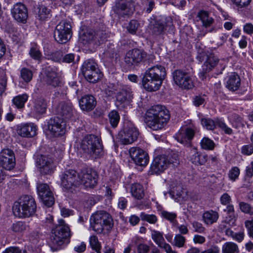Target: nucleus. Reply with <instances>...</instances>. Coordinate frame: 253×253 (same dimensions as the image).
<instances>
[{
  "label": "nucleus",
  "instance_id": "f257e3e1",
  "mask_svg": "<svg viewBox=\"0 0 253 253\" xmlns=\"http://www.w3.org/2000/svg\"><path fill=\"white\" fill-rule=\"evenodd\" d=\"M170 118V114L166 107L157 105L152 106L144 115V122L148 127L153 130L162 129Z\"/></svg>",
  "mask_w": 253,
  "mask_h": 253
},
{
  "label": "nucleus",
  "instance_id": "f03ea898",
  "mask_svg": "<svg viewBox=\"0 0 253 253\" xmlns=\"http://www.w3.org/2000/svg\"><path fill=\"white\" fill-rule=\"evenodd\" d=\"M167 73L164 67L156 65L148 69L142 80L143 88L147 91L154 92L160 88Z\"/></svg>",
  "mask_w": 253,
  "mask_h": 253
},
{
  "label": "nucleus",
  "instance_id": "7ed1b4c3",
  "mask_svg": "<svg viewBox=\"0 0 253 253\" xmlns=\"http://www.w3.org/2000/svg\"><path fill=\"white\" fill-rule=\"evenodd\" d=\"M90 222L93 230L98 234H107L110 232L113 221L109 213L104 211H97L90 217Z\"/></svg>",
  "mask_w": 253,
  "mask_h": 253
},
{
  "label": "nucleus",
  "instance_id": "20e7f679",
  "mask_svg": "<svg viewBox=\"0 0 253 253\" xmlns=\"http://www.w3.org/2000/svg\"><path fill=\"white\" fill-rule=\"evenodd\" d=\"M37 208L34 199L31 196L23 195L13 205L14 214L19 217L25 218L33 215Z\"/></svg>",
  "mask_w": 253,
  "mask_h": 253
},
{
  "label": "nucleus",
  "instance_id": "39448f33",
  "mask_svg": "<svg viewBox=\"0 0 253 253\" xmlns=\"http://www.w3.org/2000/svg\"><path fill=\"white\" fill-rule=\"evenodd\" d=\"M80 147L84 153L94 158L98 157L102 150L98 138L94 135L85 136L80 142Z\"/></svg>",
  "mask_w": 253,
  "mask_h": 253
},
{
  "label": "nucleus",
  "instance_id": "423d86ee",
  "mask_svg": "<svg viewBox=\"0 0 253 253\" xmlns=\"http://www.w3.org/2000/svg\"><path fill=\"white\" fill-rule=\"evenodd\" d=\"M79 175L73 169L65 171L60 175L61 186L64 191L73 193L79 185Z\"/></svg>",
  "mask_w": 253,
  "mask_h": 253
},
{
  "label": "nucleus",
  "instance_id": "0eeeda50",
  "mask_svg": "<svg viewBox=\"0 0 253 253\" xmlns=\"http://www.w3.org/2000/svg\"><path fill=\"white\" fill-rule=\"evenodd\" d=\"M72 30L70 22L66 20L61 21L56 26L54 38L59 43H66L71 38Z\"/></svg>",
  "mask_w": 253,
  "mask_h": 253
},
{
  "label": "nucleus",
  "instance_id": "6e6552de",
  "mask_svg": "<svg viewBox=\"0 0 253 253\" xmlns=\"http://www.w3.org/2000/svg\"><path fill=\"white\" fill-rule=\"evenodd\" d=\"M177 156L174 154L173 157H169L165 155H161L156 157L153 160L151 165V171L152 173L159 174L163 172L167 169L168 166L171 164H174L177 163Z\"/></svg>",
  "mask_w": 253,
  "mask_h": 253
},
{
  "label": "nucleus",
  "instance_id": "1a4fd4ad",
  "mask_svg": "<svg viewBox=\"0 0 253 253\" xmlns=\"http://www.w3.org/2000/svg\"><path fill=\"white\" fill-rule=\"evenodd\" d=\"M37 167L42 174H51L53 173L55 165L53 158L49 155L39 156L36 161Z\"/></svg>",
  "mask_w": 253,
  "mask_h": 253
},
{
  "label": "nucleus",
  "instance_id": "9d476101",
  "mask_svg": "<svg viewBox=\"0 0 253 253\" xmlns=\"http://www.w3.org/2000/svg\"><path fill=\"white\" fill-rule=\"evenodd\" d=\"M172 79L175 84L184 89H190L194 86L190 75L181 69H177L172 72Z\"/></svg>",
  "mask_w": 253,
  "mask_h": 253
},
{
  "label": "nucleus",
  "instance_id": "9b49d317",
  "mask_svg": "<svg viewBox=\"0 0 253 253\" xmlns=\"http://www.w3.org/2000/svg\"><path fill=\"white\" fill-rule=\"evenodd\" d=\"M197 57L199 58L201 61L204 60L206 57V61L202 66V71L200 73L201 78L204 80L205 74L211 71L216 66L219 59L212 53L209 54H206L205 52L200 53Z\"/></svg>",
  "mask_w": 253,
  "mask_h": 253
},
{
  "label": "nucleus",
  "instance_id": "f8f14e48",
  "mask_svg": "<svg viewBox=\"0 0 253 253\" xmlns=\"http://www.w3.org/2000/svg\"><path fill=\"white\" fill-rule=\"evenodd\" d=\"M37 190L39 197L45 205L50 207L53 205L54 198L53 193L47 184L38 183Z\"/></svg>",
  "mask_w": 253,
  "mask_h": 253
},
{
  "label": "nucleus",
  "instance_id": "ddd939ff",
  "mask_svg": "<svg viewBox=\"0 0 253 253\" xmlns=\"http://www.w3.org/2000/svg\"><path fill=\"white\" fill-rule=\"evenodd\" d=\"M138 129L133 125H130L119 132L118 138L124 144H130L135 141L139 135Z\"/></svg>",
  "mask_w": 253,
  "mask_h": 253
},
{
  "label": "nucleus",
  "instance_id": "4468645a",
  "mask_svg": "<svg viewBox=\"0 0 253 253\" xmlns=\"http://www.w3.org/2000/svg\"><path fill=\"white\" fill-rule=\"evenodd\" d=\"M79 179L81 184L85 188H93L97 183L98 175L92 169H84L79 174Z\"/></svg>",
  "mask_w": 253,
  "mask_h": 253
},
{
  "label": "nucleus",
  "instance_id": "2eb2a0df",
  "mask_svg": "<svg viewBox=\"0 0 253 253\" xmlns=\"http://www.w3.org/2000/svg\"><path fill=\"white\" fill-rule=\"evenodd\" d=\"M113 10L119 16H129L133 12L134 4L131 0H118Z\"/></svg>",
  "mask_w": 253,
  "mask_h": 253
},
{
  "label": "nucleus",
  "instance_id": "dca6fc26",
  "mask_svg": "<svg viewBox=\"0 0 253 253\" xmlns=\"http://www.w3.org/2000/svg\"><path fill=\"white\" fill-rule=\"evenodd\" d=\"M0 164L6 170H11L15 166V158L13 151L10 149H3L0 152Z\"/></svg>",
  "mask_w": 253,
  "mask_h": 253
},
{
  "label": "nucleus",
  "instance_id": "f3484780",
  "mask_svg": "<svg viewBox=\"0 0 253 253\" xmlns=\"http://www.w3.org/2000/svg\"><path fill=\"white\" fill-rule=\"evenodd\" d=\"M129 153L131 158L137 165L145 166L148 164L149 156L143 150L137 147H132L130 148Z\"/></svg>",
  "mask_w": 253,
  "mask_h": 253
},
{
  "label": "nucleus",
  "instance_id": "a211bd4d",
  "mask_svg": "<svg viewBox=\"0 0 253 253\" xmlns=\"http://www.w3.org/2000/svg\"><path fill=\"white\" fill-rule=\"evenodd\" d=\"M65 122L58 117L50 119L48 122V130L50 134L57 137L62 135L65 132Z\"/></svg>",
  "mask_w": 253,
  "mask_h": 253
},
{
  "label": "nucleus",
  "instance_id": "6ab92c4d",
  "mask_svg": "<svg viewBox=\"0 0 253 253\" xmlns=\"http://www.w3.org/2000/svg\"><path fill=\"white\" fill-rule=\"evenodd\" d=\"M146 57V53L138 49H133L128 51L125 57V62L129 65L140 63Z\"/></svg>",
  "mask_w": 253,
  "mask_h": 253
},
{
  "label": "nucleus",
  "instance_id": "aec40b11",
  "mask_svg": "<svg viewBox=\"0 0 253 253\" xmlns=\"http://www.w3.org/2000/svg\"><path fill=\"white\" fill-rule=\"evenodd\" d=\"M194 133V131L191 128H182L176 134L175 138L179 143L190 148L191 146V142Z\"/></svg>",
  "mask_w": 253,
  "mask_h": 253
},
{
  "label": "nucleus",
  "instance_id": "412c9836",
  "mask_svg": "<svg viewBox=\"0 0 253 253\" xmlns=\"http://www.w3.org/2000/svg\"><path fill=\"white\" fill-rule=\"evenodd\" d=\"M37 126L34 124L27 123L18 126L17 132L23 137H32L37 134Z\"/></svg>",
  "mask_w": 253,
  "mask_h": 253
},
{
  "label": "nucleus",
  "instance_id": "4be33fe9",
  "mask_svg": "<svg viewBox=\"0 0 253 253\" xmlns=\"http://www.w3.org/2000/svg\"><path fill=\"white\" fill-rule=\"evenodd\" d=\"M188 159L195 165H203L207 162V157L198 151L197 148L190 147L188 153Z\"/></svg>",
  "mask_w": 253,
  "mask_h": 253
},
{
  "label": "nucleus",
  "instance_id": "5701e85b",
  "mask_svg": "<svg viewBox=\"0 0 253 253\" xmlns=\"http://www.w3.org/2000/svg\"><path fill=\"white\" fill-rule=\"evenodd\" d=\"M47 83L54 87L59 86L61 84L60 78L56 68L47 67L45 68Z\"/></svg>",
  "mask_w": 253,
  "mask_h": 253
},
{
  "label": "nucleus",
  "instance_id": "b1692460",
  "mask_svg": "<svg viewBox=\"0 0 253 253\" xmlns=\"http://www.w3.org/2000/svg\"><path fill=\"white\" fill-rule=\"evenodd\" d=\"M57 113L63 120H69L74 114L73 105L70 102H61L57 108Z\"/></svg>",
  "mask_w": 253,
  "mask_h": 253
},
{
  "label": "nucleus",
  "instance_id": "393cba45",
  "mask_svg": "<svg viewBox=\"0 0 253 253\" xmlns=\"http://www.w3.org/2000/svg\"><path fill=\"white\" fill-rule=\"evenodd\" d=\"M11 13L14 18L18 22L24 23L28 17L27 8L24 4L21 3L14 5Z\"/></svg>",
  "mask_w": 253,
  "mask_h": 253
},
{
  "label": "nucleus",
  "instance_id": "a878e982",
  "mask_svg": "<svg viewBox=\"0 0 253 253\" xmlns=\"http://www.w3.org/2000/svg\"><path fill=\"white\" fill-rule=\"evenodd\" d=\"M165 29L166 26L160 20H152L148 26V32L154 39L163 34Z\"/></svg>",
  "mask_w": 253,
  "mask_h": 253
},
{
  "label": "nucleus",
  "instance_id": "bb28decb",
  "mask_svg": "<svg viewBox=\"0 0 253 253\" xmlns=\"http://www.w3.org/2000/svg\"><path fill=\"white\" fill-rule=\"evenodd\" d=\"M61 228L55 227L51 237L52 242L51 249L53 251H57L61 249L62 247L64 245L66 241L68 238L64 237V236H58L59 232L61 231Z\"/></svg>",
  "mask_w": 253,
  "mask_h": 253
},
{
  "label": "nucleus",
  "instance_id": "cd10ccee",
  "mask_svg": "<svg viewBox=\"0 0 253 253\" xmlns=\"http://www.w3.org/2000/svg\"><path fill=\"white\" fill-rule=\"evenodd\" d=\"M105 38L103 36L101 32L99 31L97 33L92 30H87L84 33L81 37V40L84 43L90 42L92 41H95L96 43H100L103 41Z\"/></svg>",
  "mask_w": 253,
  "mask_h": 253
},
{
  "label": "nucleus",
  "instance_id": "c85d7f7f",
  "mask_svg": "<svg viewBox=\"0 0 253 253\" xmlns=\"http://www.w3.org/2000/svg\"><path fill=\"white\" fill-rule=\"evenodd\" d=\"M116 98L117 100L121 104H128L133 98L131 88L127 86H124L118 93Z\"/></svg>",
  "mask_w": 253,
  "mask_h": 253
},
{
  "label": "nucleus",
  "instance_id": "c756f323",
  "mask_svg": "<svg viewBox=\"0 0 253 253\" xmlns=\"http://www.w3.org/2000/svg\"><path fill=\"white\" fill-rule=\"evenodd\" d=\"M79 104L83 110L89 111L95 107L96 101L94 96L87 95L83 96L80 99Z\"/></svg>",
  "mask_w": 253,
  "mask_h": 253
},
{
  "label": "nucleus",
  "instance_id": "7c9ffc66",
  "mask_svg": "<svg viewBox=\"0 0 253 253\" xmlns=\"http://www.w3.org/2000/svg\"><path fill=\"white\" fill-rule=\"evenodd\" d=\"M240 85L241 79L239 76L235 73H232L228 77L226 87L230 90L235 91L239 88Z\"/></svg>",
  "mask_w": 253,
  "mask_h": 253
},
{
  "label": "nucleus",
  "instance_id": "2f4dec72",
  "mask_svg": "<svg viewBox=\"0 0 253 253\" xmlns=\"http://www.w3.org/2000/svg\"><path fill=\"white\" fill-rule=\"evenodd\" d=\"M46 107V103L44 99L41 97L38 98L34 101L32 112L35 117H37L45 112Z\"/></svg>",
  "mask_w": 253,
  "mask_h": 253
},
{
  "label": "nucleus",
  "instance_id": "473e14b6",
  "mask_svg": "<svg viewBox=\"0 0 253 253\" xmlns=\"http://www.w3.org/2000/svg\"><path fill=\"white\" fill-rule=\"evenodd\" d=\"M218 213L213 210L205 211L202 214V220L207 226L216 223L219 218Z\"/></svg>",
  "mask_w": 253,
  "mask_h": 253
},
{
  "label": "nucleus",
  "instance_id": "72a5a7b5",
  "mask_svg": "<svg viewBox=\"0 0 253 253\" xmlns=\"http://www.w3.org/2000/svg\"><path fill=\"white\" fill-rule=\"evenodd\" d=\"M151 235L154 243L160 249H163L168 244L166 242L162 232L155 230H151Z\"/></svg>",
  "mask_w": 253,
  "mask_h": 253
},
{
  "label": "nucleus",
  "instance_id": "f704fd0d",
  "mask_svg": "<svg viewBox=\"0 0 253 253\" xmlns=\"http://www.w3.org/2000/svg\"><path fill=\"white\" fill-rule=\"evenodd\" d=\"M84 78L90 83H95L102 77V74L97 68L89 72H86L84 73Z\"/></svg>",
  "mask_w": 253,
  "mask_h": 253
},
{
  "label": "nucleus",
  "instance_id": "c9c22d12",
  "mask_svg": "<svg viewBox=\"0 0 253 253\" xmlns=\"http://www.w3.org/2000/svg\"><path fill=\"white\" fill-rule=\"evenodd\" d=\"M171 192L173 196L175 195L177 198L182 200H184L187 196V191L182 187L180 183L173 184Z\"/></svg>",
  "mask_w": 253,
  "mask_h": 253
},
{
  "label": "nucleus",
  "instance_id": "e433bc0d",
  "mask_svg": "<svg viewBox=\"0 0 253 253\" xmlns=\"http://www.w3.org/2000/svg\"><path fill=\"white\" fill-rule=\"evenodd\" d=\"M130 191L132 196L137 199H141L144 195L143 187L139 183L133 184Z\"/></svg>",
  "mask_w": 253,
  "mask_h": 253
},
{
  "label": "nucleus",
  "instance_id": "4c0bfd02",
  "mask_svg": "<svg viewBox=\"0 0 253 253\" xmlns=\"http://www.w3.org/2000/svg\"><path fill=\"white\" fill-rule=\"evenodd\" d=\"M198 17L205 27H210L213 23V19L209 15L207 12L201 11L198 13Z\"/></svg>",
  "mask_w": 253,
  "mask_h": 253
},
{
  "label": "nucleus",
  "instance_id": "58836bf2",
  "mask_svg": "<svg viewBox=\"0 0 253 253\" xmlns=\"http://www.w3.org/2000/svg\"><path fill=\"white\" fill-rule=\"evenodd\" d=\"M239 252L238 246L233 242H226L222 246V253H239Z\"/></svg>",
  "mask_w": 253,
  "mask_h": 253
},
{
  "label": "nucleus",
  "instance_id": "ea45409f",
  "mask_svg": "<svg viewBox=\"0 0 253 253\" xmlns=\"http://www.w3.org/2000/svg\"><path fill=\"white\" fill-rule=\"evenodd\" d=\"M51 16L50 10L44 5L38 7L37 16L39 20L43 21L49 18Z\"/></svg>",
  "mask_w": 253,
  "mask_h": 253
},
{
  "label": "nucleus",
  "instance_id": "a19ab883",
  "mask_svg": "<svg viewBox=\"0 0 253 253\" xmlns=\"http://www.w3.org/2000/svg\"><path fill=\"white\" fill-rule=\"evenodd\" d=\"M28 96L26 94L18 95L15 97L12 102L17 108H22L24 106L25 103L27 101Z\"/></svg>",
  "mask_w": 253,
  "mask_h": 253
},
{
  "label": "nucleus",
  "instance_id": "79ce46f5",
  "mask_svg": "<svg viewBox=\"0 0 253 253\" xmlns=\"http://www.w3.org/2000/svg\"><path fill=\"white\" fill-rule=\"evenodd\" d=\"M108 118L110 125L113 127H116L120 121V117L118 111L112 110L108 114Z\"/></svg>",
  "mask_w": 253,
  "mask_h": 253
},
{
  "label": "nucleus",
  "instance_id": "37998d69",
  "mask_svg": "<svg viewBox=\"0 0 253 253\" xmlns=\"http://www.w3.org/2000/svg\"><path fill=\"white\" fill-rule=\"evenodd\" d=\"M186 241V239L185 237L180 234H177L174 237L172 245L173 246L178 248H181L185 246Z\"/></svg>",
  "mask_w": 253,
  "mask_h": 253
},
{
  "label": "nucleus",
  "instance_id": "c03bdc74",
  "mask_svg": "<svg viewBox=\"0 0 253 253\" xmlns=\"http://www.w3.org/2000/svg\"><path fill=\"white\" fill-rule=\"evenodd\" d=\"M216 120H212L210 118H202L201 120L203 126L208 130H213L216 125Z\"/></svg>",
  "mask_w": 253,
  "mask_h": 253
},
{
  "label": "nucleus",
  "instance_id": "a18cd8bd",
  "mask_svg": "<svg viewBox=\"0 0 253 253\" xmlns=\"http://www.w3.org/2000/svg\"><path fill=\"white\" fill-rule=\"evenodd\" d=\"M200 145L202 149L208 150H213L215 146L214 142L207 137L201 140Z\"/></svg>",
  "mask_w": 253,
  "mask_h": 253
},
{
  "label": "nucleus",
  "instance_id": "49530a36",
  "mask_svg": "<svg viewBox=\"0 0 253 253\" xmlns=\"http://www.w3.org/2000/svg\"><path fill=\"white\" fill-rule=\"evenodd\" d=\"M97 66L96 63L93 60H88L85 61L82 67L83 74L86 73L87 71L89 72L97 69Z\"/></svg>",
  "mask_w": 253,
  "mask_h": 253
},
{
  "label": "nucleus",
  "instance_id": "de8ad7c7",
  "mask_svg": "<svg viewBox=\"0 0 253 253\" xmlns=\"http://www.w3.org/2000/svg\"><path fill=\"white\" fill-rule=\"evenodd\" d=\"M20 76L25 82L29 83L33 78V73L30 70L23 68L21 70Z\"/></svg>",
  "mask_w": 253,
  "mask_h": 253
},
{
  "label": "nucleus",
  "instance_id": "09e8293b",
  "mask_svg": "<svg viewBox=\"0 0 253 253\" xmlns=\"http://www.w3.org/2000/svg\"><path fill=\"white\" fill-rule=\"evenodd\" d=\"M27 227V224L25 222L18 221L12 225L11 229L15 233H21L26 230Z\"/></svg>",
  "mask_w": 253,
  "mask_h": 253
},
{
  "label": "nucleus",
  "instance_id": "8fccbe9b",
  "mask_svg": "<svg viewBox=\"0 0 253 253\" xmlns=\"http://www.w3.org/2000/svg\"><path fill=\"white\" fill-rule=\"evenodd\" d=\"M64 221L63 220H61L60 221V224L57 226L56 227L61 228V231L59 232V235L58 236H64V237L69 238L70 236V229L68 226L64 224Z\"/></svg>",
  "mask_w": 253,
  "mask_h": 253
},
{
  "label": "nucleus",
  "instance_id": "3c124183",
  "mask_svg": "<svg viewBox=\"0 0 253 253\" xmlns=\"http://www.w3.org/2000/svg\"><path fill=\"white\" fill-rule=\"evenodd\" d=\"M216 125L223 131L224 132L228 135L233 133V130L231 128L228 126L223 121L219 119L216 120Z\"/></svg>",
  "mask_w": 253,
  "mask_h": 253
},
{
  "label": "nucleus",
  "instance_id": "603ef678",
  "mask_svg": "<svg viewBox=\"0 0 253 253\" xmlns=\"http://www.w3.org/2000/svg\"><path fill=\"white\" fill-rule=\"evenodd\" d=\"M161 215L162 217L169 221L170 222L174 223L176 221L177 214L174 212L162 210L161 211Z\"/></svg>",
  "mask_w": 253,
  "mask_h": 253
},
{
  "label": "nucleus",
  "instance_id": "864d4df0",
  "mask_svg": "<svg viewBox=\"0 0 253 253\" xmlns=\"http://www.w3.org/2000/svg\"><path fill=\"white\" fill-rule=\"evenodd\" d=\"M231 122L233 126L235 128L244 127L245 126V122L243 120L242 118L236 114L233 115V119H231Z\"/></svg>",
  "mask_w": 253,
  "mask_h": 253
},
{
  "label": "nucleus",
  "instance_id": "5fc2aeb1",
  "mask_svg": "<svg viewBox=\"0 0 253 253\" xmlns=\"http://www.w3.org/2000/svg\"><path fill=\"white\" fill-rule=\"evenodd\" d=\"M226 235L231 236L233 240L241 242L243 241L244 238V234L243 232H240L238 233H234L231 230H228L226 231Z\"/></svg>",
  "mask_w": 253,
  "mask_h": 253
},
{
  "label": "nucleus",
  "instance_id": "6e6d98bb",
  "mask_svg": "<svg viewBox=\"0 0 253 253\" xmlns=\"http://www.w3.org/2000/svg\"><path fill=\"white\" fill-rule=\"evenodd\" d=\"M140 217L142 220L146 221L151 224H155L158 221L157 216L154 214H148L142 212L140 214Z\"/></svg>",
  "mask_w": 253,
  "mask_h": 253
},
{
  "label": "nucleus",
  "instance_id": "4d7b16f0",
  "mask_svg": "<svg viewBox=\"0 0 253 253\" xmlns=\"http://www.w3.org/2000/svg\"><path fill=\"white\" fill-rule=\"evenodd\" d=\"M29 54L35 60H40L42 55L37 46H32L29 51Z\"/></svg>",
  "mask_w": 253,
  "mask_h": 253
},
{
  "label": "nucleus",
  "instance_id": "13d9d810",
  "mask_svg": "<svg viewBox=\"0 0 253 253\" xmlns=\"http://www.w3.org/2000/svg\"><path fill=\"white\" fill-rule=\"evenodd\" d=\"M89 244L93 250H98L101 249V244L96 236L93 235L90 237Z\"/></svg>",
  "mask_w": 253,
  "mask_h": 253
},
{
  "label": "nucleus",
  "instance_id": "bf43d9fd",
  "mask_svg": "<svg viewBox=\"0 0 253 253\" xmlns=\"http://www.w3.org/2000/svg\"><path fill=\"white\" fill-rule=\"evenodd\" d=\"M239 174L240 169L237 167L232 168L228 172V176L232 181H235L238 178Z\"/></svg>",
  "mask_w": 253,
  "mask_h": 253
},
{
  "label": "nucleus",
  "instance_id": "052dcab7",
  "mask_svg": "<svg viewBox=\"0 0 253 253\" xmlns=\"http://www.w3.org/2000/svg\"><path fill=\"white\" fill-rule=\"evenodd\" d=\"M241 152L244 155H251L253 154V145L249 144L243 145L241 148Z\"/></svg>",
  "mask_w": 253,
  "mask_h": 253
},
{
  "label": "nucleus",
  "instance_id": "680f3d73",
  "mask_svg": "<svg viewBox=\"0 0 253 253\" xmlns=\"http://www.w3.org/2000/svg\"><path fill=\"white\" fill-rule=\"evenodd\" d=\"M139 23L136 20H131L130 21L127 27L128 31L131 34H135L138 29Z\"/></svg>",
  "mask_w": 253,
  "mask_h": 253
},
{
  "label": "nucleus",
  "instance_id": "e2e57ef3",
  "mask_svg": "<svg viewBox=\"0 0 253 253\" xmlns=\"http://www.w3.org/2000/svg\"><path fill=\"white\" fill-rule=\"evenodd\" d=\"M194 231L199 233H204L206 230L205 227L201 223L198 221H194L192 223Z\"/></svg>",
  "mask_w": 253,
  "mask_h": 253
},
{
  "label": "nucleus",
  "instance_id": "0e129e2a",
  "mask_svg": "<svg viewBox=\"0 0 253 253\" xmlns=\"http://www.w3.org/2000/svg\"><path fill=\"white\" fill-rule=\"evenodd\" d=\"M138 253H148L150 251V247L145 243H140L137 246Z\"/></svg>",
  "mask_w": 253,
  "mask_h": 253
},
{
  "label": "nucleus",
  "instance_id": "69168bd1",
  "mask_svg": "<svg viewBox=\"0 0 253 253\" xmlns=\"http://www.w3.org/2000/svg\"><path fill=\"white\" fill-rule=\"evenodd\" d=\"M245 226L247 229L249 236L253 239V220L246 221Z\"/></svg>",
  "mask_w": 253,
  "mask_h": 253
},
{
  "label": "nucleus",
  "instance_id": "338daca9",
  "mask_svg": "<svg viewBox=\"0 0 253 253\" xmlns=\"http://www.w3.org/2000/svg\"><path fill=\"white\" fill-rule=\"evenodd\" d=\"M239 207L242 211L246 213H249L252 210L250 204L243 202L239 203Z\"/></svg>",
  "mask_w": 253,
  "mask_h": 253
},
{
  "label": "nucleus",
  "instance_id": "774afa93",
  "mask_svg": "<svg viewBox=\"0 0 253 253\" xmlns=\"http://www.w3.org/2000/svg\"><path fill=\"white\" fill-rule=\"evenodd\" d=\"M201 253H220V249L217 246L212 245L210 248L202 251Z\"/></svg>",
  "mask_w": 253,
  "mask_h": 253
}]
</instances>
